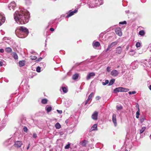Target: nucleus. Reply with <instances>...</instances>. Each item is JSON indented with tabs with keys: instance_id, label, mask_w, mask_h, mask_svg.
Here are the masks:
<instances>
[{
	"instance_id": "1",
	"label": "nucleus",
	"mask_w": 151,
	"mask_h": 151,
	"mask_svg": "<svg viewBox=\"0 0 151 151\" xmlns=\"http://www.w3.org/2000/svg\"><path fill=\"white\" fill-rule=\"evenodd\" d=\"M29 15V13L26 10L21 9L19 11H16L15 12L14 17L17 23L24 24L28 22Z\"/></svg>"
},
{
	"instance_id": "2",
	"label": "nucleus",
	"mask_w": 151,
	"mask_h": 151,
	"mask_svg": "<svg viewBox=\"0 0 151 151\" xmlns=\"http://www.w3.org/2000/svg\"><path fill=\"white\" fill-rule=\"evenodd\" d=\"M16 35L20 38H24L27 36L29 33L28 29L24 27H18L15 30Z\"/></svg>"
},
{
	"instance_id": "3",
	"label": "nucleus",
	"mask_w": 151,
	"mask_h": 151,
	"mask_svg": "<svg viewBox=\"0 0 151 151\" xmlns=\"http://www.w3.org/2000/svg\"><path fill=\"white\" fill-rule=\"evenodd\" d=\"M93 1L88 0V1L87 4L89 8H93L95 7H96L97 6H99L103 4L102 0H98V3H95V5L93 3Z\"/></svg>"
},
{
	"instance_id": "4",
	"label": "nucleus",
	"mask_w": 151,
	"mask_h": 151,
	"mask_svg": "<svg viewBox=\"0 0 151 151\" xmlns=\"http://www.w3.org/2000/svg\"><path fill=\"white\" fill-rule=\"evenodd\" d=\"M129 90L128 88H125L123 87H119L116 88L114 90V93H117V92H127Z\"/></svg>"
},
{
	"instance_id": "5",
	"label": "nucleus",
	"mask_w": 151,
	"mask_h": 151,
	"mask_svg": "<svg viewBox=\"0 0 151 151\" xmlns=\"http://www.w3.org/2000/svg\"><path fill=\"white\" fill-rule=\"evenodd\" d=\"M16 4L14 2H12L9 4L8 6V7L10 10H14V9L16 7Z\"/></svg>"
},
{
	"instance_id": "6",
	"label": "nucleus",
	"mask_w": 151,
	"mask_h": 151,
	"mask_svg": "<svg viewBox=\"0 0 151 151\" xmlns=\"http://www.w3.org/2000/svg\"><path fill=\"white\" fill-rule=\"evenodd\" d=\"M98 112L97 111H94L92 115V118L94 120H97L98 119Z\"/></svg>"
},
{
	"instance_id": "7",
	"label": "nucleus",
	"mask_w": 151,
	"mask_h": 151,
	"mask_svg": "<svg viewBox=\"0 0 151 151\" xmlns=\"http://www.w3.org/2000/svg\"><path fill=\"white\" fill-rule=\"evenodd\" d=\"M78 12V9H76L73 11L71 12V10L69 11V14L66 16V18L70 17L73 15L74 13H76Z\"/></svg>"
},
{
	"instance_id": "8",
	"label": "nucleus",
	"mask_w": 151,
	"mask_h": 151,
	"mask_svg": "<svg viewBox=\"0 0 151 151\" xmlns=\"http://www.w3.org/2000/svg\"><path fill=\"white\" fill-rule=\"evenodd\" d=\"M5 20V17L4 16L3 14L2 13H0V26L1 25L2 23H4Z\"/></svg>"
},
{
	"instance_id": "9",
	"label": "nucleus",
	"mask_w": 151,
	"mask_h": 151,
	"mask_svg": "<svg viewBox=\"0 0 151 151\" xmlns=\"http://www.w3.org/2000/svg\"><path fill=\"white\" fill-rule=\"evenodd\" d=\"M22 144V142L21 141H17L14 143V146L15 147L19 148L21 147Z\"/></svg>"
},
{
	"instance_id": "10",
	"label": "nucleus",
	"mask_w": 151,
	"mask_h": 151,
	"mask_svg": "<svg viewBox=\"0 0 151 151\" xmlns=\"http://www.w3.org/2000/svg\"><path fill=\"white\" fill-rule=\"evenodd\" d=\"M119 72L116 70H113L111 73V75L115 77L118 76Z\"/></svg>"
},
{
	"instance_id": "11",
	"label": "nucleus",
	"mask_w": 151,
	"mask_h": 151,
	"mask_svg": "<svg viewBox=\"0 0 151 151\" xmlns=\"http://www.w3.org/2000/svg\"><path fill=\"white\" fill-rule=\"evenodd\" d=\"M115 31L116 34L118 35L121 36L122 35V32L120 28L119 27L116 28L115 29Z\"/></svg>"
},
{
	"instance_id": "12",
	"label": "nucleus",
	"mask_w": 151,
	"mask_h": 151,
	"mask_svg": "<svg viewBox=\"0 0 151 151\" xmlns=\"http://www.w3.org/2000/svg\"><path fill=\"white\" fill-rule=\"evenodd\" d=\"M100 45L99 42L97 41L95 42L94 41L92 43L93 46L94 48L99 47L100 46Z\"/></svg>"
},
{
	"instance_id": "13",
	"label": "nucleus",
	"mask_w": 151,
	"mask_h": 151,
	"mask_svg": "<svg viewBox=\"0 0 151 151\" xmlns=\"http://www.w3.org/2000/svg\"><path fill=\"white\" fill-rule=\"evenodd\" d=\"M112 121L114 124L115 126L117 125L116 120V115L115 114H113L112 116Z\"/></svg>"
},
{
	"instance_id": "14",
	"label": "nucleus",
	"mask_w": 151,
	"mask_h": 151,
	"mask_svg": "<svg viewBox=\"0 0 151 151\" xmlns=\"http://www.w3.org/2000/svg\"><path fill=\"white\" fill-rule=\"evenodd\" d=\"M88 142L87 141L84 139L81 142H80L79 144L81 146L83 147H85L86 146V144Z\"/></svg>"
},
{
	"instance_id": "15",
	"label": "nucleus",
	"mask_w": 151,
	"mask_h": 151,
	"mask_svg": "<svg viewBox=\"0 0 151 151\" xmlns=\"http://www.w3.org/2000/svg\"><path fill=\"white\" fill-rule=\"evenodd\" d=\"M95 73L93 72H91L89 73L86 77V79L87 80L90 79L92 77L95 76Z\"/></svg>"
},
{
	"instance_id": "16",
	"label": "nucleus",
	"mask_w": 151,
	"mask_h": 151,
	"mask_svg": "<svg viewBox=\"0 0 151 151\" xmlns=\"http://www.w3.org/2000/svg\"><path fill=\"white\" fill-rule=\"evenodd\" d=\"M122 48L121 47H118L116 48V53L119 54H120L121 53Z\"/></svg>"
},
{
	"instance_id": "17",
	"label": "nucleus",
	"mask_w": 151,
	"mask_h": 151,
	"mask_svg": "<svg viewBox=\"0 0 151 151\" xmlns=\"http://www.w3.org/2000/svg\"><path fill=\"white\" fill-rule=\"evenodd\" d=\"M79 77V75L78 73H76L72 76V79L73 80H76L78 79Z\"/></svg>"
},
{
	"instance_id": "18",
	"label": "nucleus",
	"mask_w": 151,
	"mask_h": 151,
	"mask_svg": "<svg viewBox=\"0 0 151 151\" xmlns=\"http://www.w3.org/2000/svg\"><path fill=\"white\" fill-rule=\"evenodd\" d=\"M97 124H94L91 128L90 131H91L93 130H97Z\"/></svg>"
},
{
	"instance_id": "19",
	"label": "nucleus",
	"mask_w": 151,
	"mask_h": 151,
	"mask_svg": "<svg viewBox=\"0 0 151 151\" xmlns=\"http://www.w3.org/2000/svg\"><path fill=\"white\" fill-rule=\"evenodd\" d=\"M5 51L8 53H10L12 52V49L10 47H6L5 49Z\"/></svg>"
},
{
	"instance_id": "20",
	"label": "nucleus",
	"mask_w": 151,
	"mask_h": 151,
	"mask_svg": "<svg viewBox=\"0 0 151 151\" xmlns=\"http://www.w3.org/2000/svg\"><path fill=\"white\" fill-rule=\"evenodd\" d=\"M19 66L20 67L24 66L25 65V61L24 60L20 61L19 63Z\"/></svg>"
},
{
	"instance_id": "21",
	"label": "nucleus",
	"mask_w": 151,
	"mask_h": 151,
	"mask_svg": "<svg viewBox=\"0 0 151 151\" xmlns=\"http://www.w3.org/2000/svg\"><path fill=\"white\" fill-rule=\"evenodd\" d=\"M45 109L47 112L49 113L52 110V107L51 106H47L45 107Z\"/></svg>"
},
{
	"instance_id": "22",
	"label": "nucleus",
	"mask_w": 151,
	"mask_h": 151,
	"mask_svg": "<svg viewBox=\"0 0 151 151\" xmlns=\"http://www.w3.org/2000/svg\"><path fill=\"white\" fill-rule=\"evenodd\" d=\"M12 56L15 60H17L18 59V56L16 52L13 53Z\"/></svg>"
},
{
	"instance_id": "23",
	"label": "nucleus",
	"mask_w": 151,
	"mask_h": 151,
	"mask_svg": "<svg viewBox=\"0 0 151 151\" xmlns=\"http://www.w3.org/2000/svg\"><path fill=\"white\" fill-rule=\"evenodd\" d=\"M29 86L28 85H27L26 86H25L23 87V89L25 90V91L26 93L28 92L29 91Z\"/></svg>"
},
{
	"instance_id": "24",
	"label": "nucleus",
	"mask_w": 151,
	"mask_h": 151,
	"mask_svg": "<svg viewBox=\"0 0 151 151\" xmlns=\"http://www.w3.org/2000/svg\"><path fill=\"white\" fill-rule=\"evenodd\" d=\"M55 126L56 128L58 129H59L61 127L60 124L58 122H57L55 124Z\"/></svg>"
},
{
	"instance_id": "25",
	"label": "nucleus",
	"mask_w": 151,
	"mask_h": 151,
	"mask_svg": "<svg viewBox=\"0 0 151 151\" xmlns=\"http://www.w3.org/2000/svg\"><path fill=\"white\" fill-rule=\"evenodd\" d=\"M115 81V79H112L110 80L109 83V86H111L112 85Z\"/></svg>"
},
{
	"instance_id": "26",
	"label": "nucleus",
	"mask_w": 151,
	"mask_h": 151,
	"mask_svg": "<svg viewBox=\"0 0 151 151\" xmlns=\"http://www.w3.org/2000/svg\"><path fill=\"white\" fill-rule=\"evenodd\" d=\"M47 100L46 99H44L42 100L41 102L43 104H45L47 103Z\"/></svg>"
},
{
	"instance_id": "27",
	"label": "nucleus",
	"mask_w": 151,
	"mask_h": 151,
	"mask_svg": "<svg viewBox=\"0 0 151 151\" xmlns=\"http://www.w3.org/2000/svg\"><path fill=\"white\" fill-rule=\"evenodd\" d=\"M146 128L145 127H144L141 128V129L140 130V134H141L146 129Z\"/></svg>"
},
{
	"instance_id": "28",
	"label": "nucleus",
	"mask_w": 151,
	"mask_h": 151,
	"mask_svg": "<svg viewBox=\"0 0 151 151\" xmlns=\"http://www.w3.org/2000/svg\"><path fill=\"white\" fill-rule=\"evenodd\" d=\"M139 34L141 36H143L145 35V33L143 30H141L139 32Z\"/></svg>"
},
{
	"instance_id": "29",
	"label": "nucleus",
	"mask_w": 151,
	"mask_h": 151,
	"mask_svg": "<svg viewBox=\"0 0 151 151\" xmlns=\"http://www.w3.org/2000/svg\"><path fill=\"white\" fill-rule=\"evenodd\" d=\"M112 47V45H111V44L109 45L108 46L107 48V49H106V52H107L108 51H109V50L110 51L111 48Z\"/></svg>"
},
{
	"instance_id": "30",
	"label": "nucleus",
	"mask_w": 151,
	"mask_h": 151,
	"mask_svg": "<svg viewBox=\"0 0 151 151\" xmlns=\"http://www.w3.org/2000/svg\"><path fill=\"white\" fill-rule=\"evenodd\" d=\"M62 89L63 92L64 93H66L67 92V89L65 87H62Z\"/></svg>"
},
{
	"instance_id": "31",
	"label": "nucleus",
	"mask_w": 151,
	"mask_h": 151,
	"mask_svg": "<svg viewBox=\"0 0 151 151\" xmlns=\"http://www.w3.org/2000/svg\"><path fill=\"white\" fill-rule=\"evenodd\" d=\"M123 108V107L121 106H116V109L118 110H120L121 109H122Z\"/></svg>"
},
{
	"instance_id": "32",
	"label": "nucleus",
	"mask_w": 151,
	"mask_h": 151,
	"mask_svg": "<svg viewBox=\"0 0 151 151\" xmlns=\"http://www.w3.org/2000/svg\"><path fill=\"white\" fill-rule=\"evenodd\" d=\"M109 83V81L108 80H106L105 81V82H102V84L103 85L105 86L108 84Z\"/></svg>"
},
{
	"instance_id": "33",
	"label": "nucleus",
	"mask_w": 151,
	"mask_h": 151,
	"mask_svg": "<svg viewBox=\"0 0 151 151\" xmlns=\"http://www.w3.org/2000/svg\"><path fill=\"white\" fill-rule=\"evenodd\" d=\"M30 58L32 60H35L37 59V57L35 56H31L30 57Z\"/></svg>"
},
{
	"instance_id": "34",
	"label": "nucleus",
	"mask_w": 151,
	"mask_h": 151,
	"mask_svg": "<svg viewBox=\"0 0 151 151\" xmlns=\"http://www.w3.org/2000/svg\"><path fill=\"white\" fill-rule=\"evenodd\" d=\"M140 114L139 110L137 111L136 113V117L138 119L139 118V116Z\"/></svg>"
},
{
	"instance_id": "35",
	"label": "nucleus",
	"mask_w": 151,
	"mask_h": 151,
	"mask_svg": "<svg viewBox=\"0 0 151 151\" xmlns=\"http://www.w3.org/2000/svg\"><path fill=\"white\" fill-rule=\"evenodd\" d=\"M93 93H91L89 95L88 98L89 99H90L92 98V97L93 96Z\"/></svg>"
},
{
	"instance_id": "36",
	"label": "nucleus",
	"mask_w": 151,
	"mask_h": 151,
	"mask_svg": "<svg viewBox=\"0 0 151 151\" xmlns=\"http://www.w3.org/2000/svg\"><path fill=\"white\" fill-rule=\"evenodd\" d=\"M117 42H112L111 44L112 45V46L113 47V46L117 45Z\"/></svg>"
},
{
	"instance_id": "37",
	"label": "nucleus",
	"mask_w": 151,
	"mask_h": 151,
	"mask_svg": "<svg viewBox=\"0 0 151 151\" xmlns=\"http://www.w3.org/2000/svg\"><path fill=\"white\" fill-rule=\"evenodd\" d=\"M41 68L39 66L37 67L36 68V71L38 73L40 72Z\"/></svg>"
},
{
	"instance_id": "38",
	"label": "nucleus",
	"mask_w": 151,
	"mask_h": 151,
	"mask_svg": "<svg viewBox=\"0 0 151 151\" xmlns=\"http://www.w3.org/2000/svg\"><path fill=\"white\" fill-rule=\"evenodd\" d=\"M140 45H141V44H140V42H137L136 43V46L137 47H140Z\"/></svg>"
},
{
	"instance_id": "39",
	"label": "nucleus",
	"mask_w": 151,
	"mask_h": 151,
	"mask_svg": "<svg viewBox=\"0 0 151 151\" xmlns=\"http://www.w3.org/2000/svg\"><path fill=\"white\" fill-rule=\"evenodd\" d=\"M120 24H127V22L126 21H124L123 22H120L119 23Z\"/></svg>"
},
{
	"instance_id": "40",
	"label": "nucleus",
	"mask_w": 151,
	"mask_h": 151,
	"mask_svg": "<svg viewBox=\"0 0 151 151\" xmlns=\"http://www.w3.org/2000/svg\"><path fill=\"white\" fill-rule=\"evenodd\" d=\"M136 93V92L135 91H129L128 92V93L129 95H131L132 94H135Z\"/></svg>"
},
{
	"instance_id": "41",
	"label": "nucleus",
	"mask_w": 151,
	"mask_h": 151,
	"mask_svg": "<svg viewBox=\"0 0 151 151\" xmlns=\"http://www.w3.org/2000/svg\"><path fill=\"white\" fill-rule=\"evenodd\" d=\"M23 130L24 132H27L28 129L26 127H24L23 128Z\"/></svg>"
},
{
	"instance_id": "42",
	"label": "nucleus",
	"mask_w": 151,
	"mask_h": 151,
	"mask_svg": "<svg viewBox=\"0 0 151 151\" xmlns=\"http://www.w3.org/2000/svg\"><path fill=\"white\" fill-rule=\"evenodd\" d=\"M70 146V145L69 144L66 145L65 147V149H68L69 148Z\"/></svg>"
},
{
	"instance_id": "43",
	"label": "nucleus",
	"mask_w": 151,
	"mask_h": 151,
	"mask_svg": "<svg viewBox=\"0 0 151 151\" xmlns=\"http://www.w3.org/2000/svg\"><path fill=\"white\" fill-rule=\"evenodd\" d=\"M111 70V68L109 67H107L106 68V70L108 72H109Z\"/></svg>"
},
{
	"instance_id": "44",
	"label": "nucleus",
	"mask_w": 151,
	"mask_h": 151,
	"mask_svg": "<svg viewBox=\"0 0 151 151\" xmlns=\"http://www.w3.org/2000/svg\"><path fill=\"white\" fill-rule=\"evenodd\" d=\"M8 38H7V37H4L3 38V41H4L6 42L7 41H6V40H8Z\"/></svg>"
},
{
	"instance_id": "45",
	"label": "nucleus",
	"mask_w": 151,
	"mask_h": 151,
	"mask_svg": "<svg viewBox=\"0 0 151 151\" xmlns=\"http://www.w3.org/2000/svg\"><path fill=\"white\" fill-rule=\"evenodd\" d=\"M37 137V135L35 133H34L33 134V137L34 138H36Z\"/></svg>"
},
{
	"instance_id": "46",
	"label": "nucleus",
	"mask_w": 151,
	"mask_h": 151,
	"mask_svg": "<svg viewBox=\"0 0 151 151\" xmlns=\"http://www.w3.org/2000/svg\"><path fill=\"white\" fill-rule=\"evenodd\" d=\"M57 111L59 114H61L62 113V110H57Z\"/></svg>"
},
{
	"instance_id": "47",
	"label": "nucleus",
	"mask_w": 151,
	"mask_h": 151,
	"mask_svg": "<svg viewBox=\"0 0 151 151\" xmlns=\"http://www.w3.org/2000/svg\"><path fill=\"white\" fill-rule=\"evenodd\" d=\"M144 120H145L144 118H142L141 119H140V122H141V123H142V122H143Z\"/></svg>"
},
{
	"instance_id": "48",
	"label": "nucleus",
	"mask_w": 151,
	"mask_h": 151,
	"mask_svg": "<svg viewBox=\"0 0 151 151\" xmlns=\"http://www.w3.org/2000/svg\"><path fill=\"white\" fill-rule=\"evenodd\" d=\"M100 99V97L99 96H97L96 97V100H98Z\"/></svg>"
},
{
	"instance_id": "49",
	"label": "nucleus",
	"mask_w": 151,
	"mask_h": 151,
	"mask_svg": "<svg viewBox=\"0 0 151 151\" xmlns=\"http://www.w3.org/2000/svg\"><path fill=\"white\" fill-rule=\"evenodd\" d=\"M54 22V21L53 20L50 21L49 22V25H51V24H52Z\"/></svg>"
},
{
	"instance_id": "50",
	"label": "nucleus",
	"mask_w": 151,
	"mask_h": 151,
	"mask_svg": "<svg viewBox=\"0 0 151 151\" xmlns=\"http://www.w3.org/2000/svg\"><path fill=\"white\" fill-rule=\"evenodd\" d=\"M3 64L2 61L0 60V67L2 66Z\"/></svg>"
},
{
	"instance_id": "51",
	"label": "nucleus",
	"mask_w": 151,
	"mask_h": 151,
	"mask_svg": "<svg viewBox=\"0 0 151 151\" xmlns=\"http://www.w3.org/2000/svg\"><path fill=\"white\" fill-rule=\"evenodd\" d=\"M4 52V50L3 49H0V52L3 53Z\"/></svg>"
},
{
	"instance_id": "52",
	"label": "nucleus",
	"mask_w": 151,
	"mask_h": 151,
	"mask_svg": "<svg viewBox=\"0 0 151 151\" xmlns=\"http://www.w3.org/2000/svg\"><path fill=\"white\" fill-rule=\"evenodd\" d=\"M90 99H88L86 101L85 103V104L86 105L87 104L88 102L90 100Z\"/></svg>"
},
{
	"instance_id": "53",
	"label": "nucleus",
	"mask_w": 151,
	"mask_h": 151,
	"mask_svg": "<svg viewBox=\"0 0 151 151\" xmlns=\"http://www.w3.org/2000/svg\"><path fill=\"white\" fill-rule=\"evenodd\" d=\"M50 30L51 32H53L54 31V29L53 28H51L50 29Z\"/></svg>"
},
{
	"instance_id": "54",
	"label": "nucleus",
	"mask_w": 151,
	"mask_h": 151,
	"mask_svg": "<svg viewBox=\"0 0 151 151\" xmlns=\"http://www.w3.org/2000/svg\"><path fill=\"white\" fill-rule=\"evenodd\" d=\"M42 58H38L37 60V61H40L42 60Z\"/></svg>"
},
{
	"instance_id": "55",
	"label": "nucleus",
	"mask_w": 151,
	"mask_h": 151,
	"mask_svg": "<svg viewBox=\"0 0 151 151\" xmlns=\"http://www.w3.org/2000/svg\"><path fill=\"white\" fill-rule=\"evenodd\" d=\"M59 134L60 135H62L63 134V133L62 132H59Z\"/></svg>"
},
{
	"instance_id": "56",
	"label": "nucleus",
	"mask_w": 151,
	"mask_h": 151,
	"mask_svg": "<svg viewBox=\"0 0 151 151\" xmlns=\"http://www.w3.org/2000/svg\"><path fill=\"white\" fill-rule=\"evenodd\" d=\"M68 119H66L65 121V123L66 124H68Z\"/></svg>"
},
{
	"instance_id": "57",
	"label": "nucleus",
	"mask_w": 151,
	"mask_h": 151,
	"mask_svg": "<svg viewBox=\"0 0 151 151\" xmlns=\"http://www.w3.org/2000/svg\"><path fill=\"white\" fill-rule=\"evenodd\" d=\"M125 12L126 13H129V10L126 11H125Z\"/></svg>"
},
{
	"instance_id": "58",
	"label": "nucleus",
	"mask_w": 151,
	"mask_h": 151,
	"mask_svg": "<svg viewBox=\"0 0 151 151\" xmlns=\"http://www.w3.org/2000/svg\"><path fill=\"white\" fill-rule=\"evenodd\" d=\"M141 1L142 2H145L146 1V0H141Z\"/></svg>"
},
{
	"instance_id": "59",
	"label": "nucleus",
	"mask_w": 151,
	"mask_h": 151,
	"mask_svg": "<svg viewBox=\"0 0 151 151\" xmlns=\"http://www.w3.org/2000/svg\"><path fill=\"white\" fill-rule=\"evenodd\" d=\"M29 145H30V144H29L28 146L27 147V150H28L29 149Z\"/></svg>"
},
{
	"instance_id": "60",
	"label": "nucleus",
	"mask_w": 151,
	"mask_h": 151,
	"mask_svg": "<svg viewBox=\"0 0 151 151\" xmlns=\"http://www.w3.org/2000/svg\"><path fill=\"white\" fill-rule=\"evenodd\" d=\"M129 48V45H127V48H126L127 50H128V49Z\"/></svg>"
},
{
	"instance_id": "61",
	"label": "nucleus",
	"mask_w": 151,
	"mask_h": 151,
	"mask_svg": "<svg viewBox=\"0 0 151 151\" xmlns=\"http://www.w3.org/2000/svg\"><path fill=\"white\" fill-rule=\"evenodd\" d=\"M149 89L151 91V85L149 86Z\"/></svg>"
},
{
	"instance_id": "62",
	"label": "nucleus",
	"mask_w": 151,
	"mask_h": 151,
	"mask_svg": "<svg viewBox=\"0 0 151 151\" xmlns=\"http://www.w3.org/2000/svg\"><path fill=\"white\" fill-rule=\"evenodd\" d=\"M125 151H128V150H125Z\"/></svg>"
},
{
	"instance_id": "63",
	"label": "nucleus",
	"mask_w": 151,
	"mask_h": 151,
	"mask_svg": "<svg viewBox=\"0 0 151 151\" xmlns=\"http://www.w3.org/2000/svg\"><path fill=\"white\" fill-rule=\"evenodd\" d=\"M138 106V104H137V105H136V106Z\"/></svg>"
},
{
	"instance_id": "64",
	"label": "nucleus",
	"mask_w": 151,
	"mask_h": 151,
	"mask_svg": "<svg viewBox=\"0 0 151 151\" xmlns=\"http://www.w3.org/2000/svg\"><path fill=\"white\" fill-rule=\"evenodd\" d=\"M138 106V104H137V105H136V106Z\"/></svg>"
}]
</instances>
